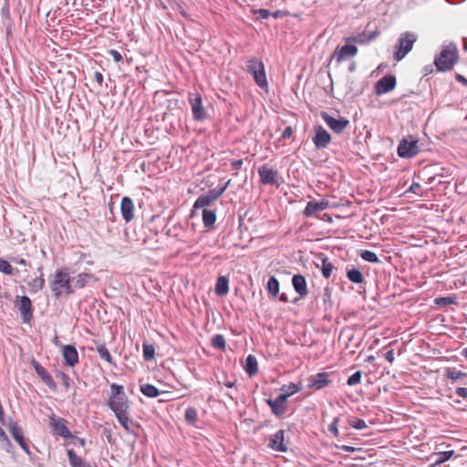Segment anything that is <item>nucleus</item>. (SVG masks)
<instances>
[{
    "instance_id": "obj_3",
    "label": "nucleus",
    "mask_w": 467,
    "mask_h": 467,
    "mask_svg": "<svg viewBox=\"0 0 467 467\" xmlns=\"http://www.w3.org/2000/svg\"><path fill=\"white\" fill-rule=\"evenodd\" d=\"M243 69L253 77L254 81L260 88L268 92V82L265 75V65L261 60L255 57L246 59L243 66Z\"/></svg>"
},
{
    "instance_id": "obj_46",
    "label": "nucleus",
    "mask_w": 467,
    "mask_h": 467,
    "mask_svg": "<svg viewBox=\"0 0 467 467\" xmlns=\"http://www.w3.org/2000/svg\"><path fill=\"white\" fill-rule=\"evenodd\" d=\"M0 272L10 275H13L14 269L6 260L0 258Z\"/></svg>"
},
{
    "instance_id": "obj_34",
    "label": "nucleus",
    "mask_w": 467,
    "mask_h": 467,
    "mask_svg": "<svg viewBox=\"0 0 467 467\" xmlns=\"http://www.w3.org/2000/svg\"><path fill=\"white\" fill-rule=\"evenodd\" d=\"M140 390L143 395H145L149 398H156L160 394L159 389L151 384L140 385Z\"/></svg>"
},
{
    "instance_id": "obj_60",
    "label": "nucleus",
    "mask_w": 467,
    "mask_h": 467,
    "mask_svg": "<svg viewBox=\"0 0 467 467\" xmlns=\"http://www.w3.org/2000/svg\"><path fill=\"white\" fill-rule=\"evenodd\" d=\"M103 433L106 436L108 441L109 443H113V439H112V436H111V431L109 430H108V429H105Z\"/></svg>"
},
{
    "instance_id": "obj_42",
    "label": "nucleus",
    "mask_w": 467,
    "mask_h": 467,
    "mask_svg": "<svg viewBox=\"0 0 467 467\" xmlns=\"http://www.w3.org/2000/svg\"><path fill=\"white\" fill-rule=\"evenodd\" d=\"M142 350H143V358L145 360L150 361L154 358L155 348L152 345L143 343Z\"/></svg>"
},
{
    "instance_id": "obj_44",
    "label": "nucleus",
    "mask_w": 467,
    "mask_h": 467,
    "mask_svg": "<svg viewBox=\"0 0 467 467\" xmlns=\"http://www.w3.org/2000/svg\"><path fill=\"white\" fill-rule=\"evenodd\" d=\"M212 346L217 349H224L225 339H224L223 336L218 334V335H215L214 337H213Z\"/></svg>"
},
{
    "instance_id": "obj_51",
    "label": "nucleus",
    "mask_w": 467,
    "mask_h": 467,
    "mask_svg": "<svg viewBox=\"0 0 467 467\" xmlns=\"http://www.w3.org/2000/svg\"><path fill=\"white\" fill-rule=\"evenodd\" d=\"M0 441L2 442L3 446L5 447L7 452H10L12 451L13 444L6 434H5L4 437L0 438Z\"/></svg>"
},
{
    "instance_id": "obj_63",
    "label": "nucleus",
    "mask_w": 467,
    "mask_h": 467,
    "mask_svg": "<svg viewBox=\"0 0 467 467\" xmlns=\"http://www.w3.org/2000/svg\"><path fill=\"white\" fill-rule=\"evenodd\" d=\"M279 300L282 301V302H288V297L285 294V293H282L280 296H279Z\"/></svg>"
},
{
    "instance_id": "obj_23",
    "label": "nucleus",
    "mask_w": 467,
    "mask_h": 467,
    "mask_svg": "<svg viewBox=\"0 0 467 467\" xmlns=\"http://www.w3.org/2000/svg\"><path fill=\"white\" fill-rule=\"evenodd\" d=\"M65 363L69 367H75L78 363V353L72 345H66L62 349Z\"/></svg>"
},
{
    "instance_id": "obj_32",
    "label": "nucleus",
    "mask_w": 467,
    "mask_h": 467,
    "mask_svg": "<svg viewBox=\"0 0 467 467\" xmlns=\"http://www.w3.org/2000/svg\"><path fill=\"white\" fill-rule=\"evenodd\" d=\"M300 389L301 387L295 383L284 384L280 388V390L282 391L281 395L285 396L286 400L290 396L299 392Z\"/></svg>"
},
{
    "instance_id": "obj_64",
    "label": "nucleus",
    "mask_w": 467,
    "mask_h": 467,
    "mask_svg": "<svg viewBox=\"0 0 467 467\" xmlns=\"http://www.w3.org/2000/svg\"><path fill=\"white\" fill-rule=\"evenodd\" d=\"M242 165H243L242 160H235V170L241 169Z\"/></svg>"
},
{
    "instance_id": "obj_1",
    "label": "nucleus",
    "mask_w": 467,
    "mask_h": 467,
    "mask_svg": "<svg viewBox=\"0 0 467 467\" xmlns=\"http://www.w3.org/2000/svg\"><path fill=\"white\" fill-rule=\"evenodd\" d=\"M50 287L56 298H59L63 294L71 295L74 293L70 273L67 267L59 268L55 272L50 282Z\"/></svg>"
},
{
    "instance_id": "obj_6",
    "label": "nucleus",
    "mask_w": 467,
    "mask_h": 467,
    "mask_svg": "<svg viewBox=\"0 0 467 467\" xmlns=\"http://www.w3.org/2000/svg\"><path fill=\"white\" fill-rule=\"evenodd\" d=\"M225 185L219 188H214L209 190L206 193L202 194L197 198L193 204L194 209H206V207L210 206L215 200H217L222 193L225 190Z\"/></svg>"
},
{
    "instance_id": "obj_2",
    "label": "nucleus",
    "mask_w": 467,
    "mask_h": 467,
    "mask_svg": "<svg viewBox=\"0 0 467 467\" xmlns=\"http://www.w3.org/2000/svg\"><path fill=\"white\" fill-rule=\"evenodd\" d=\"M110 389L111 395L108 401L109 408L114 412L115 416L129 412V399L124 391V387L113 383Z\"/></svg>"
},
{
    "instance_id": "obj_15",
    "label": "nucleus",
    "mask_w": 467,
    "mask_h": 467,
    "mask_svg": "<svg viewBox=\"0 0 467 467\" xmlns=\"http://www.w3.org/2000/svg\"><path fill=\"white\" fill-rule=\"evenodd\" d=\"M50 424L54 432L63 437L64 439H69L73 437L67 426V420L65 419L52 415V417H50Z\"/></svg>"
},
{
    "instance_id": "obj_48",
    "label": "nucleus",
    "mask_w": 467,
    "mask_h": 467,
    "mask_svg": "<svg viewBox=\"0 0 467 467\" xmlns=\"http://www.w3.org/2000/svg\"><path fill=\"white\" fill-rule=\"evenodd\" d=\"M435 302L439 306H448V305L456 304V299H455V297H452V296H443V297L436 298Z\"/></svg>"
},
{
    "instance_id": "obj_36",
    "label": "nucleus",
    "mask_w": 467,
    "mask_h": 467,
    "mask_svg": "<svg viewBox=\"0 0 467 467\" xmlns=\"http://www.w3.org/2000/svg\"><path fill=\"white\" fill-rule=\"evenodd\" d=\"M267 292L270 296L276 297L279 293V281L275 276H270L267 282Z\"/></svg>"
},
{
    "instance_id": "obj_19",
    "label": "nucleus",
    "mask_w": 467,
    "mask_h": 467,
    "mask_svg": "<svg viewBox=\"0 0 467 467\" xmlns=\"http://www.w3.org/2000/svg\"><path fill=\"white\" fill-rule=\"evenodd\" d=\"M98 278L88 272H81L76 276L71 277V285L74 288L80 289L85 287L87 285H88L91 282H97Z\"/></svg>"
},
{
    "instance_id": "obj_14",
    "label": "nucleus",
    "mask_w": 467,
    "mask_h": 467,
    "mask_svg": "<svg viewBox=\"0 0 467 467\" xmlns=\"http://www.w3.org/2000/svg\"><path fill=\"white\" fill-rule=\"evenodd\" d=\"M329 376L330 375L327 372H319L315 375H312L307 379V387L315 390L322 389L331 383Z\"/></svg>"
},
{
    "instance_id": "obj_22",
    "label": "nucleus",
    "mask_w": 467,
    "mask_h": 467,
    "mask_svg": "<svg viewBox=\"0 0 467 467\" xmlns=\"http://www.w3.org/2000/svg\"><path fill=\"white\" fill-rule=\"evenodd\" d=\"M284 441V431L279 430L274 435L269 437L268 446L275 451L285 452L287 451V447L285 446Z\"/></svg>"
},
{
    "instance_id": "obj_20",
    "label": "nucleus",
    "mask_w": 467,
    "mask_h": 467,
    "mask_svg": "<svg viewBox=\"0 0 467 467\" xmlns=\"http://www.w3.org/2000/svg\"><path fill=\"white\" fill-rule=\"evenodd\" d=\"M134 203L130 197L125 196L120 202V213L126 223H130L134 219Z\"/></svg>"
},
{
    "instance_id": "obj_26",
    "label": "nucleus",
    "mask_w": 467,
    "mask_h": 467,
    "mask_svg": "<svg viewBox=\"0 0 467 467\" xmlns=\"http://www.w3.org/2000/svg\"><path fill=\"white\" fill-rule=\"evenodd\" d=\"M379 35V30H374L369 33L362 32L355 36L347 38V41H352L357 44L366 45L368 44L370 41L374 40Z\"/></svg>"
},
{
    "instance_id": "obj_16",
    "label": "nucleus",
    "mask_w": 467,
    "mask_h": 467,
    "mask_svg": "<svg viewBox=\"0 0 467 467\" xmlns=\"http://www.w3.org/2000/svg\"><path fill=\"white\" fill-rule=\"evenodd\" d=\"M396 87V78L393 75L382 77L375 85V93L382 95L393 90Z\"/></svg>"
},
{
    "instance_id": "obj_61",
    "label": "nucleus",
    "mask_w": 467,
    "mask_h": 467,
    "mask_svg": "<svg viewBox=\"0 0 467 467\" xmlns=\"http://www.w3.org/2000/svg\"><path fill=\"white\" fill-rule=\"evenodd\" d=\"M13 262H15V263H16V264H18L20 265H24V266L28 265V263L25 259H23V258L14 259Z\"/></svg>"
},
{
    "instance_id": "obj_43",
    "label": "nucleus",
    "mask_w": 467,
    "mask_h": 467,
    "mask_svg": "<svg viewBox=\"0 0 467 467\" xmlns=\"http://www.w3.org/2000/svg\"><path fill=\"white\" fill-rule=\"evenodd\" d=\"M360 257L368 263H379V259L378 258L377 254L372 251H362Z\"/></svg>"
},
{
    "instance_id": "obj_10",
    "label": "nucleus",
    "mask_w": 467,
    "mask_h": 467,
    "mask_svg": "<svg viewBox=\"0 0 467 467\" xmlns=\"http://www.w3.org/2000/svg\"><path fill=\"white\" fill-rule=\"evenodd\" d=\"M5 426H7L9 432L16 441V442L20 445L22 450L26 453L30 454L29 446L24 438V431L22 428L18 425V423L13 420H9L8 423H5Z\"/></svg>"
},
{
    "instance_id": "obj_37",
    "label": "nucleus",
    "mask_w": 467,
    "mask_h": 467,
    "mask_svg": "<svg viewBox=\"0 0 467 467\" xmlns=\"http://www.w3.org/2000/svg\"><path fill=\"white\" fill-rule=\"evenodd\" d=\"M45 285L44 274H41L39 277H36L28 283L30 290L36 293L43 289Z\"/></svg>"
},
{
    "instance_id": "obj_58",
    "label": "nucleus",
    "mask_w": 467,
    "mask_h": 467,
    "mask_svg": "<svg viewBox=\"0 0 467 467\" xmlns=\"http://www.w3.org/2000/svg\"><path fill=\"white\" fill-rule=\"evenodd\" d=\"M420 189V185L418 182H413L409 188L408 192L418 193V191Z\"/></svg>"
},
{
    "instance_id": "obj_7",
    "label": "nucleus",
    "mask_w": 467,
    "mask_h": 467,
    "mask_svg": "<svg viewBox=\"0 0 467 467\" xmlns=\"http://www.w3.org/2000/svg\"><path fill=\"white\" fill-rule=\"evenodd\" d=\"M320 116L330 130L337 134L342 133L349 126V120L346 118L336 119L326 111H321Z\"/></svg>"
},
{
    "instance_id": "obj_24",
    "label": "nucleus",
    "mask_w": 467,
    "mask_h": 467,
    "mask_svg": "<svg viewBox=\"0 0 467 467\" xmlns=\"http://www.w3.org/2000/svg\"><path fill=\"white\" fill-rule=\"evenodd\" d=\"M329 207V202L327 200H322L320 202H308L303 212V214L306 217H311L316 213L324 211Z\"/></svg>"
},
{
    "instance_id": "obj_45",
    "label": "nucleus",
    "mask_w": 467,
    "mask_h": 467,
    "mask_svg": "<svg viewBox=\"0 0 467 467\" xmlns=\"http://www.w3.org/2000/svg\"><path fill=\"white\" fill-rule=\"evenodd\" d=\"M349 425L356 430H364L368 428L365 420L362 419L352 418L348 420Z\"/></svg>"
},
{
    "instance_id": "obj_38",
    "label": "nucleus",
    "mask_w": 467,
    "mask_h": 467,
    "mask_svg": "<svg viewBox=\"0 0 467 467\" xmlns=\"http://www.w3.org/2000/svg\"><path fill=\"white\" fill-rule=\"evenodd\" d=\"M445 377L451 380L467 379V373L456 370L455 368H446Z\"/></svg>"
},
{
    "instance_id": "obj_4",
    "label": "nucleus",
    "mask_w": 467,
    "mask_h": 467,
    "mask_svg": "<svg viewBox=\"0 0 467 467\" xmlns=\"http://www.w3.org/2000/svg\"><path fill=\"white\" fill-rule=\"evenodd\" d=\"M458 61V49L454 43L444 45L435 57L434 64L439 71L451 70Z\"/></svg>"
},
{
    "instance_id": "obj_25",
    "label": "nucleus",
    "mask_w": 467,
    "mask_h": 467,
    "mask_svg": "<svg viewBox=\"0 0 467 467\" xmlns=\"http://www.w3.org/2000/svg\"><path fill=\"white\" fill-rule=\"evenodd\" d=\"M292 285L295 291L300 296V297H305L307 296L308 289L306 281L302 275H295L292 278Z\"/></svg>"
},
{
    "instance_id": "obj_11",
    "label": "nucleus",
    "mask_w": 467,
    "mask_h": 467,
    "mask_svg": "<svg viewBox=\"0 0 467 467\" xmlns=\"http://www.w3.org/2000/svg\"><path fill=\"white\" fill-rule=\"evenodd\" d=\"M419 152L418 141L403 139L398 146V155L401 158H412Z\"/></svg>"
},
{
    "instance_id": "obj_13",
    "label": "nucleus",
    "mask_w": 467,
    "mask_h": 467,
    "mask_svg": "<svg viewBox=\"0 0 467 467\" xmlns=\"http://www.w3.org/2000/svg\"><path fill=\"white\" fill-rule=\"evenodd\" d=\"M258 175L261 183L265 185H277L278 183L277 171L268 167L266 164L259 167Z\"/></svg>"
},
{
    "instance_id": "obj_56",
    "label": "nucleus",
    "mask_w": 467,
    "mask_h": 467,
    "mask_svg": "<svg viewBox=\"0 0 467 467\" xmlns=\"http://www.w3.org/2000/svg\"><path fill=\"white\" fill-rule=\"evenodd\" d=\"M385 358L389 362L393 363L395 359L394 350L390 349L385 354Z\"/></svg>"
},
{
    "instance_id": "obj_47",
    "label": "nucleus",
    "mask_w": 467,
    "mask_h": 467,
    "mask_svg": "<svg viewBox=\"0 0 467 467\" xmlns=\"http://www.w3.org/2000/svg\"><path fill=\"white\" fill-rule=\"evenodd\" d=\"M361 377H362V372L357 371L354 374H352L350 377H348V379L347 380V384L348 386L358 385L361 382Z\"/></svg>"
},
{
    "instance_id": "obj_57",
    "label": "nucleus",
    "mask_w": 467,
    "mask_h": 467,
    "mask_svg": "<svg viewBox=\"0 0 467 467\" xmlns=\"http://www.w3.org/2000/svg\"><path fill=\"white\" fill-rule=\"evenodd\" d=\"M94 78L99 86H101L103 84L104 78L100 72L96 71L94 74Z\"/></svg>"
},
{
    "instance_id": "obj_52",
    "label": "nucleus",
    "mask_w": 467,
    "mask_h": 467,
    "mask_svg": "<svg viewBox=\"0 0 467 467\" xmlns=\"http://www.w3.org/2000/svg\"><path fill=\"white\" fill-rule=\"evenodd\" d=\"M109 55L112 57L115 62H120L123 59L121 54L115 49L109 50Z\"/></svg>"
},
{
    "instance_id": "obj_35",
    "label": "nucleus",
    "mask_w": 467,
    "mask_h": 467,
    "mask_svg": "<svg viewBox=\"0 0 467 467\" xmlns=\"http://www.w3.org/2000/svg\"><path fill=\"white\" fill-rule=\"evenodd\" d=\"M216 221V214L213 211L203 209L202 210V222L204 226L211 227Z\"/></svg>"
},
{
    "instance_id": "obj_9",
    "label": "nucleus",
    "mask_w": 467,
    "mask_h": 467,
    "mask_svg": "<svg viewBox=\"0 0 467 467\" xmlns=\"http://www.w3.org/2000/svg\"><path fill=\"white\" fill-rule=\"evenodd\" d=\"M189 104L192 109V117L195 120L201 121L206 119L207 115L202 106V96L198 93L189 95Z\"/></svg>"
},
{
    "instance_id": "obj_55",
    "label": "nucleus",
    "mask_w": 467,
    "mask_h": 467,
    "mask_svg": "<svg viewBox=\"0 0 467 467\" xmlns=\"http://www.w3.org/2000/svg\"><path fill=\"white\" fill-rule=\"evenodd\" d=\"M293 134V128L291 126H287L283 133H282V138L283 139H287V138H290Z\"/></svg>"
},
{
    "instance_id": "obj_59",
    "label": "nucleus",
    "mask_w": 467,
    "mask_h": 467,
    "mask_svg": "<svg viewBox=\"0 0 467 467\" xmlns=\"http://www.w3.org/2000/svg\"><path fill=\"white\" fill-rule=\"evenodd\" d=\"M343 451H346V452H354L356 451H358V449L355 448V447H352V446H348V445H342L339 447Z\"/></svg>"
},
{
    "instance_id": "obj_28",
    "label": "nucleus",
    "mask_w": 467,
    "mask_h": 467,
    "mask_svg": "<svg viewBox=\"0 0 467 467\" xmlns=\"http://www.w3.org/2000/svg\"><path fill=\"white\" fill-rule=\"evenodd\" d=\"M217 381L218 384L222 386V395L227 397L229 400H233L230 389L234 387V381L229 379L227 376H223L222 379H218Z\"/></svg>"
},
{
    "instance_id": "obj_8",
    "label": "nucleus",
    "mask_w": 467,
    "mask_h": 467,
    "mask_svg": "<svg viewBox=\"0 0 467 467\" xmlns=\"http://www.w3.org/2000/svg\"><path fill=\"white\" fill-rule=\"evenodd\" d=\"M331 135L323 126L317 125L314 127L312 141L317 150L326 149L331 142Z\"/></svg>"
},
{
    "instance_id": "obj_17",
    "label": "nucleus",
    "mask_w": 467,
    "mask_h": 467,
    "mask_svg": "<svg viewBox=\"0 0 467 467\" xmlns=\"http://www.w3.org/2000/svg\"><path fill=\"white\" fill-rule=\"evenodd\" d=\"M36 373L42 379V381L52 390H56L57 384L54 381L52 376L47 371V369L40 365L36 360L33 359L31 362Z\"/></svg>"
},
{
    "instance_id": "obj_27",
    "label": "nucleus",
    "mask_w": 467,
    "mask_h": 467,
    "mask_svg": "<svg viewBox=\"0 0 467 467\" xmlns=\"http://www.w3.org/2000/svg\"><path fill=\"white\" fill-rule=\"evenodd\" d=\"M116 418L127 432L136 435L133 431V427H139V425L130 420L129 412L116 415Z\"/></svg>"
},
{
    "instance_id": "obj_53",
    "label": "nucleus",
    "mask_w": 467,
    "mask_h": 467,
    "mask_svg": "<svg viewBox=\"0 0 467 467\" xmlns=\"http://www.w3.org/2000/svg\"><path fill=\"white\" fill-rule=\"evenodd\" d=\"M59 376L62 379L63 385L67 389H68L70 387V378L64 372H60Z\"/></svg>"
},
{
    "instance_id": "obj_12",
    "label": "nucleus",
    "mask_w": 467,
    "mask_h": 467,
    "mask_svg": "<svg viewBox=\"0 0 467 467\" xmlns=\"http://www.w3.org/2000/svg\"><path fill=\"white\" fill-rule=\"evenodd\" d=\"M16 306L21 314L24 323H29L33 318V306L30 298L26 296H17Z\"/></svg>"
},
{
    "instance_id": "obj_30",
    "label": "nucleus",
    "mask_w": 467,
    "mask_h": 467,
    "mask_svg": "<svg viewBox=\"0 0 467 467\" xmlns=\"http://www.w3.org/2000/svg\"><path fill=\"white\" fill-rule=\"evenodd\" d=\"M229 281L226 276H219L215 285V293L217 296H222L227 294L229 289Z\"/></svg>"
},
{
    "instance_id": "obj_40",
    "label": "nucleus",
    "mask_w": 467,
    "mask_h": 467,
    "mask_svg": "<svg viewBox=\"0 0 467 467\" xmlns=\"http://www.w3.org/2000/svg\"><path fill=\"white\" fill-rule=\"evenodd\" d=\"M97 352L102 359L106 360L109 364H114L113 358L105 345L101 344L98 346Z\"/></svg>"
},
{
    "instance_id": "obj_29",
    "label": "nucleus",
    "mask_w": 467,
    "mask_h": 467,
    "mask_svg": "<svg viewBox=\"0 0 467 467\" xmlns=\"http://www.w3.org/2000/svg\"><path fill=\"white\" fill-rule=\"evenodd\" d=\"M244 368L250 377L254 376L257 372L258 364L254 356L249 355L246 358Z\"/></svg>"
},
{
    "instance_id": "obj_62",
    "label": "nucleus",
    "mask_w": 467,
    "mask_h": 467,
    "mask_svg": "<svg viewBox=\"0 0 467 467\" xmlns=\"http://www.w3.org/2000/svg\"><path fill=\"white\" fill-rule=\"evenodd\" d=\"M456 79H457L458 81H461V82H462L463 84L467 85V79H466L463 76H462V75H457V76H456Z\"/></svg>"
},
{
    "instance_id": "obj_41",
    "label": "nucleus",
    "mask_w": 467,
    "mask_h": 467,
    "mask_svg": "<svg viewBox=\"0 0 467 467\" xmlns=\"http://www.w3.org/2000/svg\"><path fill=\"white\" fill-rule=\"evenodd\" d=\"M333 269H334V265H332V263L327 258H324L322 260V268H321L323 276L325 278H329Z\"/></svg>"
},
{
    "instance_id": "obj_33",
    "label": "nucleus",
    "mask_w": 467,
    "mask_h": 467,
    "mask_svg": "<svg viewBox=\"0 0 467 467\" xmlns=\"http://www.w3.org/2000/svg\"><path fill=\"white\" fill-rule=\"evenodd\" d=\"M347 277L349 281L355 284H361L364 282L362 273L357 268L347 269Z\"/></svg>"
},
{
    "instance_id": "obj_49",
    "label": "nucleus",
    "mask_w": 467,
    "mask_h": 467,
    "mask_svg": "<svg viewBox=\"0 0 467 467\" xmlns=\"http://www.w3.org/2000/svg\"><path fill=\"white\" fill-rule=\"evenodd\" d=\"M339 421V418L338 417H336L334 418L333 421L331 422V424L329 425L328 427V431L333 434V436L335 437H337L339 432H338V429H337V423Z\"/></svg>"
},
{
    "instance_id": "obj_5",
    "label": "nucleus",
    "mask_w": 467,
    "mask_h": 467,
    "mask_svg": "<svg viewBox=\"0 0 467 467\" xmlns=\"http://www.w3.org/2000/svg\"><path fill=\"white\" fill-rule=\"evenodd\" d=\"M417 40V36L411 32H404L399 37L396 45V51L394 53V58L397 61H400L412 49L414 43Z\"/></svg>"
},
{
    "instance_id": "obj_54",
    "label": "nucleus",
    "mask_w": 467,
    "mask_h": 467,
    "mask_svg": "<svg viewBox=\"0 0 467 467\" xmlns=\"http://www.w3.org/2000/svg\"><path fill=\"white\" fill-rule=\"evenodd\" d=\"M455 393L463 399L467 400V388L459 387L456 389Z\"/></svg>"
},
{
    "instance_id": "obj_39",
    "label": "nucleus",
    "mask_w": 467,
    "mask_h": 467,
    "mask_svg": "<svg viewBox=\"0 0 467 467\" xmlns=\"http://www.w3.org/2000/svg\"><path fill=\"white\" fill-rule=\"evenodd\" d=\"M184 418L188 424L195 425V423L198 420L197 410L193 407L187 408V410H185Z\"/></svg>"
},
{
    "instance_id": "obj_18",
    "label": "nucleus",
    "mask_w": 467,
    "mask_h": 467,
    "mask_svg": "<svg viewBox=\"0 0 467 467\" xmlns=\"http://www.w3.org/2000/svg\"><path fill=\"white\" fill-rule=\"evenodd\" d=\"M266 403L271 408V411L275 416H281L286 411V400L285 396L281 394L276 397V399H267Z\"/></svg>"
},
{
    "instance_id": "obj_31",
    "label": "nucleus",
    "mask_w": 467,
    "mask_h": 467,
    "mask_svg": "<svg viewBox=\"0 0 467 467\" xmlns=\"http://www.w3.org/2000/svg\"><path fill=\"white\" fill-rule=\"evenodd\" d=\"M454 454V451H445L435 453V460L429 467H437L450 460Z\"/></svg>"
},
{
    "instance_id": "obj_21",
    "label": "nucleus",
    "mask_w": 467,
    "mask_h": 467,
    "mask_svg": "<svg viewBox=\"0 0 467 467\" xmlns=\"http://www.w3.org/2000/svg\"><path fill=\"white\" fill-rule=\"evenodd\" d=\"M358 53V47L354 45H344L339 49H337L333 57L336 58L337 63H340L348 58L353 57Z\"/></svg>"
},
{
    "instance_id": "obj_50",
    "label": "nucleus",
    "mask_w": 467,
    "mask_h": 467,
    "mask_svg": "<svg viewBox=\"0 0 467 467\" xmlns=\"http://www.w3.org/2000/svg\"><path fill=\"white\" fill-rule=\"evenodd\" d=\"M254 15L257 16L258 19H266L271 16V12L267 9H257L254 10Z\"/></svg>"
}]
</instances>
